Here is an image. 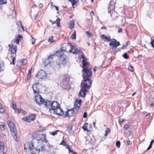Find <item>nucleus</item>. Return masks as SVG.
<instances>
[{"label": "nucleus", "instance_id": "nucleus-51", "mask_svg": "<svg viewBox=\"0 0 154 154\" xmlns=\"http://www.w3.org/2000/svg\"><path fill=\"white\" fill-rule=\"evenodd\" d=\"M86 33L87 35L89 36L90 37L92 35L91 33L89 31H86Z\"/></svg>", "mask_w": 154, "mask_h": 154}, {"label": "nucleus", "instance_id": "nucleus-38", "mask_svg": "<svg viewBox=\"0 0 154 154\" xmlns=\"http://www.w3.org/2000/svg\"><path fill=\"white\" fill-rule=\"evenodd\" d=\"M72 129V126H69L67 128V131L69 132H71Z\"/></svg>", "mask_w": 154, "mask_h": 154}, {"label": "nucleus", "instance_id": "nucleus-45", "mask_svg": "<svg viewBox=\"0 0 154 154\" xmlns=\"http://www.w3.org/2000/svg\"><path fill=\"white\" fill-rule=\"evenodd\" d=\"M31 69L29 71L28 73V75H27V78H28V79H29L31 77Z\"/></svg>", "mask_w": 154, "mask_h": 154}, {"label": "nucleus", "instance_id": "nucleus-60", "mask_svg": "<svg viewBox=\"0 0 154 154\" xmlns=\"http://www.w3.org/2000/svg\"><path fill=\"white\" fill-rule=\"evenodd\" d=\"M122 28H120L119 29L118 31V33H119L120 32H122Z\"/></svg>", "mask_w": 154, "mask_h": 154}, {"label": "nucleus", "instance_id": "nucleus-33", "mask_svg": "<svg viewBox=\"0 0 154 154\" xmlns=\"http://www.w3.org/2000/svg\"><path fill=\"white\" fill-rule=\"evenodd\" d=\"M4 68V63L0 61V71L3 70Z\"/></svg>", "mask_w": 154, "mask_h": 154}, {"label": "nucleus", "instance_id": "nucleus-57", "mask_svg": "<svg viewBox=\"0 0 154 154\" xmlns=\"http://www.w3.org/2000/svg\"><path fill=\"white\" fill-rule=\"evenodd\" d=\"M43 142H44L46 143H47L48 141V140L46 139V138H45L43 139V140H42Z\"/></svg>", "mask_w": 154, "mask_h": 154}, {"label": "nucleus", "instance_id": "nucleus-19", "mask_svg": "<svg viewBox=\"0 0 154 154\" xmlns=\"http://www.w3.org/2000/svg\"><path fill=\"white\" fill-rule=\"evenodd\" d=\"M45 106L47 107L48 108H50L49 110L50 111L51 109V102L48 100H44V101H43V103H42Z\"/></svg>", "mask_w": 154, "mask_h": 154}, {"label": "nucleus", "instance_id": "nucleus-56", "mask_svg": "<svg viewBox=\"0 0 154 154\" xmlns=\"http://www.w3.org/2000/svg\"><path fill=\"white\" fill-rule=\"evenodd\" d=\"M32 44H33L35 42V39L33 37H32Z\"/></svg>", "mask_w": 154, "mask_h": 154}, {"label": "nucleus", "instance_id": "nucleus-43", "mask_svg": "<svg viewBox=\"0 0 154 154\" xmlns=\"http://www.w3.org/2000/svg\"><path fill=\"white\" fill-rule=\"evenodd\" d=\"M130 127V125H129L126 124L123 127V129L124 130H126L128 128H129Z\"/></svg>", "mask_w": 154, "mask_h": 154}, {"label": "nucleus", "instance_id": "nucleus-4", "mask_svg": "<svg viewBox=\"0 0 154 154\" xmlns=\"http://www.w3.org/2000/svg\"><path fill=\"white\" fill-rule=\"evenodd\" d=\"M34 144L32 142H29L25 143L24 145V149L27 151H30L36 153H39L40 151L39 149H37L34 148Z\"/></svg>", "mask_w": 154, "mask_h": 154}, {"label": "nucleus", "instance_id": "nucleus-34", "mask_svg": "<svg viewBox=\"0 0 154 154\" xmlns=\"http://www.w3.org/2000/svg\"><path fill=\"white\" fill-rule=\"evenodd\" d=\"M71 38L72 39H75L76 38V32L74 31V33L72 34L71 36Z\"/></svg>", "mask_w": 154, "mask_h": 154}, {"label": "nucleus", "instance_id": "nucleus-42", "mask_svg": "<svg viewBox=\"0 0 154 154\" xmlns=\"http://www.w3.org/2000/svg\"><path fill=\"white\" fill-rule=\"evenodd\" d=\"M120 144L121 143L119 141H117L116 143V146L118 148L120 147Z\"/></svg>", "mask_w": 154, "mask_h": 154}, {"label": "nucleus", "instance_id": "nucleus-15", "mask_svg": "<svg viewBox=\"0 0 154 154\" xmlns=\"http://www.w3.org/2000/svg\"><path fill=\"white\" fill-rule=\"evenodd\" d=\"M67 58L65 56L63 57H61L59 58V59H58L57 60L59 61V64L61 63L62 64L63 66H64L66 63V60H67Z\"/></svg>", "mask_w": 154, "mask_h": 154}, {"label": "nucleus", "instance_id": "nucleus-61", "mask_svg": "<svg viewBox=\"0 0 154 154\" xmlns=\"http://www.w3.org/2000/svg\"><path fill=\"white\" fill-rule=\"evenodd\" d=\"M94 11H92L90 13V16L92 17V16L94 15Z\"/></svg>", "mask_w": 154, "mask_h": 154}, {"label": "nucleus", "instance_id": "nucleus-30", "mask_svg": "<svg viewBox=\"0 0 154 154\" xmlns=\"http://www.w3.org/2000/svg\"><path fill=\"white\" fill-rule=\"evenodd\" d=\"M74 26V22L72 21H70L69 22V27L71 29H73Z\"/></svg>", "mask_w": 154, "mask_h": 154}, {"label": "nucleus", "instance_id": "nucleus-54", "mask_svg": "<svg viewBox=\"0 0 154 154\" xmlns=\"http://www.w3.org/2000/svg\"><path fill=\"white\" fill-rule=\"evenodd\" d=\"M54 56V55H50V56H48V59H49V60L50 59H52Z\"/></svg>", "mask_w": 154, "mask_h": 154}, {"label": "nucleus", "instance_id": "nucleus-5", "mask_svg": "<svg viewBox=\"0 0 154 154\" xmlns=\"http://www.w3.org/2000/svg\"><path fill=\"white\" fill-rule=\"evenodd\" d=\"M120 45L119 42L117 41L114 38H113L112 42L109 43V45L112 47V48L113 50L116 49L117 47Z\"/></svg>", "mask_w": 154, "mask_h": 154}, {"label": "nucleus", "instance_id": "nucleus-47", "mask_svg": "<svg viewBox=\"0 0 154 154\" xmlns=\"http://www.w3.org/2000/svg\"><path fill=\"white\" fill-rule=\"evenodd\" d=\"M0 129L2 131H3L5 130V126L3 125H0Z\"/></svg>", "mask_w": 154, "mask_h": 154}, {"label": "nucleus", "instance_id": "nucleus-44", "mask_svg": "<svg viewBox=\"0 0 154 154\" xmlns=\"http://www.w3.org/2000/svg\"><path fill=\"white\" fill-rule=\"evenodd\" d=\"M124 121V119L121 118L120 117L118 118V121L119 124H121Z\"/></svg>", "mask_w": 154, "mask_h": 154}, {"label": "nucleus", "instance_id": "nucleus-9", "mask_svg": "<svg viewBox=\"0 0 154 154\" xmlns=\"http://www.w3.org/2000/svg\"><path fill=\"white\" fill-rule=\"evenodd\" d=\"M35 101L38 104H42L43 103L44 99L40 94H38L35 97Z\"/></svg>", "mask_w": 154, "mask_h": 154}, {"label": "nucleus", "instance_id": "nucleus-49", "mask_svg": "<svg viewBox=\"0 0 154 154\" xmlns=\"http://www.w3.org/2000/svg\"><path fill=\"white\" fill-rule=\"evenodd\" d=\"M60 144L61 145H63L65 146H66L67 145V144L66 143L65 141L64 140H63L62 141V142L60 143Z\"/></svg>", "mask_w": 154, "mask_h": 154}, {"label": "nucleus", "instance_id": "nucleus-50", "mask_svg": "<svg viewBox=\"0 0 154 154\" xmlns=\"http://www.w3.org/2000/svg\"><path fill=\"white\" fill-rule=\"evenodd\" d=\"M123 57L124 58L127 59L128 57L127 54L126 53L124 54L123 55Z\"/></svg>", "mask_w": 154, "mask_h": 154}, {"label": "nucleus", "instance_id": "nucleus-62", "mask_svg": "<svg viewBox=\"0 0 154 154\" xmlns=\"http://www.w3.org/2000/svg\"><path fill=\"white\" fill-rule=\"evenodd\" d=\"M22 38V35H18L17 38L19 39L20 40V39L21 38Z\"/></svg>", "mask_w": 154, "mask_h": 154}, {"label": "nucleus", "instance_id": "nucleus-52", "mask_svg": "<svg viewBox=\"0 0 154 154\" xmlns=\"http://www.w3.org/2000/svg\"><path fill=\"white\" fill-rule=\"evenodd\" d=\"M16 57H14L12 59V64H13V65H14L15 64V61L16 60Z\"/></svg>", "mask_w": 154, "mask_h": 154}, {"label": "nucleus", "instance_id": "nucleus-59", "mask_svg": "<svg viewBox=\"0 0 154 154\" xmlns=\"http://www.w3.org/2000/svg\"><path fill=\"white\" fill-rule=\"evenodd\" d=\"M39 6L40 8H42L43 7V5L42 4L40 3L39 5Z\"/></svg>", "mask_w": 154, "mask_h": 154}, {"label": "nucleus", "instance_id": "nucleus-22", "mask_svg": "<svg viewBox=\"0 0 154 154\" xmlns=\"http://www.w3.org/2000/svg\"><path fill=\"white\" fill-rule=\"evenodd\" d=\"M37 139L38 140H43V139L46 138V135L44 134H39L38 135V136L37 137Z\"/></svg>", "mask_w": 154, "mask_h": 154}, {"label": "nucleus", "instance_id": "nucleus-7", "mask_svg": "<svg viewBox=\"0 0 154 154\" xmlns=\"http://www.w3.org/2000/svg\"><path fill=\"white\" fill-rule=\"evenodd\" d=\"M35 76L39 79L45 78L47 76L46 72L43 70H40Z\"/></svg>", "mask_w": 154, "mask_h": 154}, {"label": "nucleus", "instance_id": "nucleus-16", "mask_svg": "<svg viewBox=\"0 0 154 154\" xmlns=\"http://www.w3.org/2000/svg\"><path fill=\"white\" fill-rule=\"evenodd\" d=\"M32 88L34 94H38L39 93L38 84H34L32 86Z\"/></svg>", "mask_w": 154, "mask_h": 154}, {"label": "nucleus", "instance_id": "nucleus-1", "mask_svg": "<svg viewBox=\"0 0 154 154\" xmlns=\"http://www.w3.org/2000/svg\"><path fill=\"white\" fill-rule=\"evenodd\" d=\"M88 66L82 68L83 73L82 75L83 80L81 83V89L79 93L80 97H85L87 89H89L91 84V81L90 79L92 76V71L91 69H88Z\"/></svg>", "mask_w": 154, "mask_h": 154}, {"label": "nucleus", "instance_id": "nucleus-36", "mask_svg": "<svg viewBox=\"0 0 154 154\" xmlns=\"http://www.w3.org/2000/svg\"><path fill=\"white\" fill-rule=\"evenodd\" d=\"M154 142V140H152L151 141L150 145H149V147L147 148L146 150H149V149H150L151 148L152 144Z\"/></svg>", "mask_w": 154, "mask_h": 154}, {"label": "nucleus", "instance_id": "nucleus-39", "mask_svg": "<svg viewBox=\"0 0 154 154\" xmlns=\"http://www.w3.org/2000/svg\"><path fill=\"white\" fill-rule=\"evenodd\" d=\"M66 147L68 149V150L69 152H71L72 153H74L73 152V150L71 148L69 147V146L68 145H67Z\"/></svg>", "mask_w": 154, "mask_h": 154}, {"label": "nucleus", "instance_id": "nucleus-46", "mask_svg": "<svg viewBox=\"0 0 154 154\" xmlns=\"http://www.w3.org/2000/svg\"><path fill=\"white\" fill-rule=\"evenodd\" d=\"M151 46L152 48H154V39H152V38H151Z\"/></svg>", "mask_w": 154, "mask_h": 154}, {"label": "nucleus", "instance_id": "nucleus-2", "mask_svg": "<svg viewBox=\"0 0 154 154\" xmlns=\"http://www.w3.org/2000/svg\"><path fill=\"white\" fill-rule=\"evenodd\" d=\"M115 3L113 0H111L108 6V13L110 14V17L113 20H115L118 17V14L114 9Z\"/></svg>", "mask_w": 154, "mask_h": 154}, {"label": "nucleus", "instance_id": "nucleus-18", "mask_svg": "<svg viewBox=\"0 0 154 154\" xmlns=\"http://www.w3.org/2000/svg\"><path fill=\"white\" fill-rule=\"evenodd\" d=\"M81 56L82 58L83 59L82 61V68L88 66L89 64L87 62H85L86 59L85 58L84 54L83 53L81 55Z\"/></svg>", "mask_w": 154, "mask_h": 154}, {"label": "nucleus", "instance_id": "nucleus-27", "mask_svg": "<svg viewBox=\"0 0 154 154\" xmlns=\"http://www.w3.org/2000/svg\"><path fill=\"white\" fill-rule=\"evenodd\" d=\"M44 64L45 66L50 65L51 64V61L49 59H47L46 60H45L44 62Z\"/></svg>", "mask_w": 154, "mask_h": 154}, {"label": "nucleus", "instance_id": "nucleus-63", "mask_svg": "<svg viewBox=\"0 0 154 154\" xmlns=\"http://www.w3.org/2000/svg\"><path fill=\"white\" fill-rule=\"evenodd\" d=\"M42 151H44L45 150V148L44 146H42Z\"/></svg>", "mask_w": 154, "mask_h": 154}, {"label": "nucleus", "instance_id": "nucleus-21", "mask_svg": "<svg viewBox=\"0 0 154 154\" xmlns=\"http://www.w3.org/2000/svg\"><path fill=\"white\" fill-rule=\"evenodd\" d=\"M74 109V108L68 109L66 112V115L69 117L71 116L75 113Z\"/></svg>", "mask_w": 154, "mask_h": 154}, {"label": "nucleus", "instance_id": "nucleus-37", "mask_svg": "<svg viewBox=\"0 0 154 154\" xmlns=\"http://www.w3.org/2000/svg\"><path fill=\"white\" fill-rule=\"evenodd\" d=\"M128 69L129 71L132 72L134 71V69L132 66L131 65H130L128 67Z\"/></svg>", "mask_w": 154, "mask_h": 154}, {"label": "nucleus", "instance_id": "nucleus-29", "mask_svg": "<svg viewBox=\"0 0 154 154\" xmlns=\"http://www.w3.org/2000/svg\"><path fill=\"white\" fill-rule=\"evenodd\" d=\"M88 123H85L84 126L82 127V128L83 129L84 131H88Z\"/></svg>", "mask_w": 154, "mask_h": 154}, {"label": "nucleus", "instance_id": "nucleus-64", "mask_svg": "<svg viewBox=\"0 0 154 154\" xmlns=\"http://www.w3.org/2000/svg\"><path fill=\"white\" fill-rule=\"evenodd\" d=\"M130 141L129 140H128L127 142V145H130Z\"/></svg>", "mask_w": 154, "mask_h": 154}, {"label": "nucleus", "instance_id": "nucleus-25", "mask_svg": "<svg viewBox=\"0 0 154 154\" xmlns=\"http://www.w3.org/2000/svg\"><path fill=\"white\" fill-rule=\"evenodd\" d=\"M78 0H69V1L72 3L73 8H75L76 6L75 4L77 3Z\"/></svg>", "mask_w": 154, "mask_h": 154}, {"label": "nucleus", "instance_id": "nucleus-55", "mask_svg": "<svg viewBox=\"0 0 154 154\" xmlns=\"http://www.w3.org/2000/svg\"><path fill=\"white\" fill-rule=\"evenodd\" d=\"M19 41H20V40L19 39L17 38L14 41V42H15L17 44H18V43L19 42Z\"/></svg>", "mask_w": 154, "mask_h": 154}, {"label": "nucleus", "instance_id": "nucleus-24", "mask_svg": "<svg viewBox=\"0 0 154 154\" xmlns=\"http://www.w3.org/2000/svg\"><path fill=\"white\" fill-rule=\"evenodd\" d=\"M17 113L18 114H21L23 115H25L26 114V112L20 109H18L17 110Z\"/></svg>", "mask_w": 154, "mask_h": 154}, {"label": "nucleus", "instance_id": "nucleus-11", "mask_svg": "<svg viewBox=\"0 0 154 154\" xmlns=\"http://www.w3.org/2000/svg\"><path fill=\"white\" fill-rule=\"evenodd\" d=\"M9 51L13 54H16L17 51V46L14 44L9 45Z\"/></svg>", "mask_w": 154, "mask_h": 154}, {"label": "nucleus", "instance_id": "nucleus-58", "mask_svg": "<svg viewBox=\"0 0 154 154\" xmlns=\"http://www.w3.org/2000/svg\"><path fill=\"white\" fill-rule=\"evenodd\" d=\"M20 25H21V28H22V29H23V30L24 31V27H23V25H22V23L21 22V21H20Z\"/></svg>", "mask_w": 154, "mask_h": 154}, {"label": "nucleus", "instance_id": "nucleus-8", "mask_svg": "<svg viewBox=\"0 0 154 154\" xmlns=\"http://www.w3.org/2000/svg\"><path fill=\"white\" fill-rule=\"evenodd\" d=\"M36 115L35 114H31L29 116H27L24 119V120L27 122H30L34 121L35 119Z\"/></svg>", "mask_w": 154, "mask_h": 154}, {"label": "nucleus", "instance_id": "nucleus-48", "mask_svg": "<svg viewBox=\"0 0 154 154\" xmlns=\"http://www.w3.org/2000/svg\"><path fill=\"white\" fill-rule=\"evenodd\" d=\"M6 3V0H0V4L2 5Z\"/></svg>", "mask_w": 154, "mask_h": 154}, {"label": "nucleus", "instance_id": "nucleus-14", "mask_svg": "<svg viewBox=\"0 0 154 154\" xmlns=\"http://www.w3.org/2000/svg\"><path fill=\"white\" fill-rule=\"evenodd\" d=\"M55 113L57 115H61L63 113V110L60 107V106L57 107L56 108L55 110H53Z\"/></svg>", "mask_w": 154, "mask_h": 154}, {"label": "nucleus", "instance_id": "nucleus-17", "mask_svg": "<svg viewBox=\"0 0 154 154\" xmlns=\"http://www.w3.org/2000/svg\"><path fill=\"white\" fill-rule=\"evenodd\" d=\"M66 50L64 49H61L60 50L57 51L56 52V55L57 56L59 57V58L60 57H64L63 53V52L65 51H66Z\"/></svg>", "mask_w": 154, "mask_h": 154}, {"label": "nucleus", "instance_id": "nucleus-31", "mask_svg": "<svg viewBox=\"0 0 154 154\" xmlns=\"http://www.w3.org/2000/svg\"><path fill=\"white\" fill-rule=\"evenodd\" d=\"M110 129L109 128H107L106 130L105 131V133L104 134V136L106 137L107 136L110 132Z\"/></svg>", "mask_w": 154, "mask_h": 154}, {"label": "nucleus", "instance_id": "nucleus-12", "mask_svg": "<svg viewBox=\"0 0 154 154\" xmlns=\"http://www.w3.org/2000/svg\"><path fill=\"white\" fill-rule=\"evenodd\" d=\"M27 60L26 59H22L17 62V66L20 67L22 66H24L27 63Z\"/></svg>", "mask_w": 154, "mask_h": 154}, {"label": "nucleus", "instance_id": "nucleus-26", "mask_svg": "<svg viewBox=\"0 0 154 154\" xmlns=\"http://www.w3.org/2000/svg\"><path fill=\"white\" fill-rule=\"evenodd\" d=\"M101 38L103 39V38H104L109 42H112V40L111 38H109L106 36H105L104 35H102L100 36Z\"/></svg>", "mask_w": 154, "mask_h": 154}, {"label": "nucleus", "instance_id": "nucleus-28", "mask_svg": "<svg viewBox=\"0 0 154 154\" xmlns=\"http://www.w3.org/2000/svg\"><path fill=\"white\" fill-rule=\"evenodd\" d=\"M5 108L2 104L0 103V112L2 114H3L4 113Z\"/></svg>", "mask_w": 154, "mask_h": 154}, {"label": "nucleus", "instance_id": "nucleus-6", "mask_svg": "<svg viewBox=\"0 0 154 154\" xmlns=\"http://www.w3.org/2000/svg\"><path fill=\"white\" fill-rule=\"evenodd\" d=\"M70 47V49L69 50V52H72L74 54H77L80 53V51L76 47L72 45L71 43H68V46Z\"/></svg>", "mask_w": 154, "mask_h": 154}, {"label": "nucleus", "instance_id": "nucleus-13", "mask_svg": "<svg viewBox=\"0 0 154 154\" xmlns=\"http://www.w3.org/2000/svg\"><path fill=\"white\" fill-rule=\"evenodd\" d=\"M60 106L59 103L57 101H52L51 102V109L53 110H55L56 108Z\"/></svg>", "mask_w": 154, "mask_h": 154}, {"label": "nucleus", "instance_id": "nucleus-35", "mask_svg": "<svg viewBox=\"0 0 154 154\" xmlns=\"http://www.w3.org/2000/svg\"><path fill=\"white\" fill-rule=\"evenodd\" d=\"M128 41L125 44H124L122 47L120 48L122 49H124L126 48L128 46Z\"/></svg>", "mask_w": 154, "mask_h": 154}, {"label": "nucleus", "instance_id": "nucleus-53", "mask_svg": "<svg viewBox=\"0 0 154 154\" xmlns=\"http://www.w3.org/2000/svg\"><path fill=\"white\" fill-rule=\"evenodd\" d=\"M87 113L86 112H84L83 116V117L84 118H86L87 117Z\"/></svg>", "mask_w": 154, "mask_h": 154}, {"label": "nucleus", "instance_id": "nucleus-41", "mask_svg": "<svg viewBox=\"0 0 154 154\" xmlns=\"http://www.w3.org/2000/svg\"><path fill=\"white\" fill-rule=\"evenodd\" d=\"M13 108L14 109V110L15 112L17 113V106L16 104H14L13 105Z\"/></svg>", "mask_w": 154, "mask_h": 154}, {"label": "nucleus", "instance_id": "nucleus-3", "mask_svg": "<svg viewBox=\"0 0 154 154\" xmlns=\"http://www.w3.org/2000/svg\"><path fill=\"white\" fill-rule=\"evenodd\" d=\"M8 124L14 139L16 141H18L19 139L17 136V131L14 123L11 121H9L8 122Z\"/></svg>", "mask_w": 154, "mask_h": 154}, {"label": "nucleus", "instance_id": "nucleus-23", "mask_svg": "<svg viewBox=\"0 0 154 154\" xmlns=\"http://www.w3.org/2000/svg\"><path fill=\"white\" fill-rule=\"evenodd\" d=\"M60 19L59 18H58L56 21L53 22L51 20H50V22L51 23H52V24H54V23H56V25H57V26L59 27L60 26Z\"/></svg>", "mask_w": 154, "mask_h": 154}, {"label": "nucleus", "instance_id": "nucleus-20", "mask_svg": "<svg viewBox=\"0 0 154 154\" xmlns=\"http://www.w3.org/2000/svg\"><path fill=\"white\" fill-rule=\"evenodd\" d=\"M45 106L47 107L48 108H50L49 110L50 111L51 109V102L48 100H44V101H43V103H42Z\"/></svg>", "mask_w": 154, "mask_h": 154}, {"label": "nucleus", "instance_id": "nucleus-40", "mask_svg": "<svg viewBox=\"0 0 154 154\" xmlns=\"http://www.w3.org/2000/svg\"><path fill=\"white\" fill-rule=\"evenodd\" d=\"M58 131V130L54 131H52L51 132H50V134L51 135H52L53 136H54L57 134V132Z\"/></svg>", "mask_w": 154, "mask_h": 154}, {"label": "nucleus", "instance_id": "nucleus-32", "mask_svg": "<svg viewBox=\"0 0 154 154\" xmlns=\"http://www.w3.org/2000/svg\"><path fill=\"white\" fill-rule=\"evenodd\" d=\"M4 150V146L2 142L0 141V151H3Z\"/></svg>", "mask_w": 154, "mask_h": 154}, {"label": "nucleus", "instance_id": "nucleus-10", "mask_svg": "<svg viewBox=\"0 0 154 154\" xmlns=\"http://www.w3.org/2000/svg\"><path fill=\"white\" fill-rule=\"evenodd\" d=\"M82 100L81 99H76L74 103V108L76 110V111H78L81 105V103H82Z\"/></svg>", "mask_w": 154, "mask_h": 154}]
</instances>
